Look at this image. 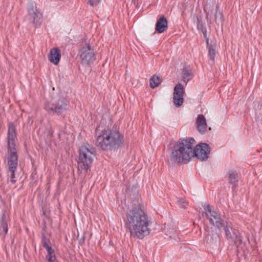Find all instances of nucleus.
<instances>
[{
  "label": "nucleus",
  "mask_w": 262,
  "mask_h": 262,
  "mask_svg": "<svg viewBox=\"0 0 262 262\" xmlns=\"http://www.w3.org/2000/svg\"><path fill=\"white\" fill-rule=\"evenodd\" d=\"M192 152L193 157L195 156L201 160H206L210 153V148L207 144L201 143L197 145L194 148H192Z\"/></svg>",
  "instance_id": "nucleus-11"
},
{
  "label": "nucleus",
  "mask_w": 262,
  "mask_h": 262,
  "mask_svg": "<svg viewBox=\"0 0 262 262\" xmlns=\"http://www.w3.org/2000/svg\"><path fill=\"white\" fill-rule=\"evenodd\" d=\"M61 57L60 50L57 48H54L50 50L48 55L49 60L53 64L57 65Z\"/></svg>",
  "instance_id": "nucleus-14"
},
{
  "label": "nucleus",
  "mask_w": 262,
  "mask_h": 262,
  "mask_svg": "<svg viewBox=\"0 0 262 262\" xmlns=\"http://www.w3.org/2000/svg\"><path fill=\"white\" fill-rule=\"evenodd\" d=\"M80 53V57L83 64L89 65L96 59L94 50L88 44L82 48Z\"/></svg>",
  "instance_id": "nucleus-10"
},
{
  "label": "nucleus",
  "mask_w": 262,
  "mask_h": 262,
  "mask_svg": "<svg viewBox=\"0 0 262 262\" xmlns=\"http://www.w3.org/2000/svg\"><path fill=\"white\" fill-rule=\"evenodd\" d=\"M41 243L42 246L44 248H45L46 250L52 248L51 246L50 245V240L46 237L45 234H42L41 235Z\"/></svg>",
  "instance_id": "nucleus-22"
},
{
  "label": "nucleus",
  "mask_w": 262,
  "mask_h": 262,
  "mask_svg": "<svg viewBox=\"0 0 262 262\" xmlns=\"http://www.w3.org/2000/svg\"><path fill=\"white\" fill-rule=\"evenodd\" d=\"M204 11L206 13V16H208L209 15H211L213 13L214 9V4L212 6H210L208 4H206L204 6Z\"/></svg>",
  "instance_id": "nucleus-23"
},
{
  "label": "nucleus",
  "mask_w": 262,
  "mask_h": 262,
  "mask_svg": "<svg viewBox=\"0 0 262 262\" xmlns=\"http://www.w3.org/2000/svg\"><path fill=\"white\" fill-rule=\"evenodd\" d=\"M203 208L205 214L210 224L219 229L225 223L222 219L220 213L216 212L212 206L204 204Z\"/></svg>",
  "instance_id": "nucleus-7"
},
{
  "label": "nucleus",
  "mask_w": 262,
  "mask_h": 262,
  "mask_svg": "<svg viewBox=\"0 0 262 262\" xmlns=\"http://www.w3.org/2000/svg\"><path fill=\"white\" fill-rule=\"evenodd\" d=\"M47 254L46 259L48 262H55L56 260V257L54 250L52 248L47 250Z\"/></svg>",
  "instance_id": "nucleus-18"
},
{
  "label": "nucleus",
  "mask_w": 262,
  "mask_h": 262,
  "mask_svg": "<svg viewBox=\"0 0 262 262\" xmlns=\"http://www.w3.org/2000/svg\"><path fill=\"white\" fill-rule=\"evenodd\" d=\"M195 141L192 138L180 139L171 147L169 159L173 163H185L192 157V147Z\"/></svg>",
  "instance_id": "nucleus-2"
},
{
  "label": "nucleus",
  "mask_w": 262,
  "mask_h": 262,
  "mask_svg": "<svg viewBox=\"0 0 262 262\" xmlns=\"http://www.w3.org/2000/svg\"><path fill=\"white\" fill-rule=\"evenodd\" d=\"M68 104L64 98H60L57 100H52L45 104V110L51 115H64L67 110Z\"/></svg>",
  "instance_id": "nucleus-6"
},
{
  "label": "nucleus",
  "mask_w": 262,
  "mask_h": 262,
  "mask_svg": "<svg viewBox=\"0 0 262 262\" xmlns=\"http://www.w3.org/2000/svg\"><path fill=\"white\" fill-rule=\"evenodd\" d=\"M125 228L132 237L143 239L151 231V224L146 212L140 205L129 209L124 217Z\"/></svg>",
  "instance_id": "nucleus-1"
},
{
  "label": "nucleus",
  "mask_w": 262,
  "mask_h": 262,
  "mask_svg": "<svg viewBox=\"0 0 262 262\" xmlns=\"http://www.w3.org/2000/svg\"><path fill=\"white\" fill-rule=\"evenodd\" d=\"M96 149L90 145H82L79 149L78 169L81 173H85L91 167L95 157Z\"/></svg>",
  "instance_id": "nucleus-5"
},
{
  "label": "nucleus",
  "mask_w": 262,
  "mask_h": 262,
  "mask_svg": "<svg viewBox=\"0 0 262 262\" xmlns=\"http://www.w3.org/2000/svg\"><path fill=\"white\" fill-rule=\"evenodd\" d=\"M196 123L198 131L202 134L204 133L207 127V123L206 119L203 115H198Z\"/></svg>",
  "instance_id": "nucleus-16"
},
{
  "label": "nucleus",
  "mask_w": 262,
  "mask_h": 262,
  "mask_svg": "<svg viewBox=\"0 0 262 262\" xmlns=\"http://www.w3.org/2000/svg\"><path fill=\"white\" fill-rule=\"evenodd\" d=\"M184 93V87L181 83L177 84L174 88L173 94V102L178 107L182 105L183 103V95Z\"/></svg>",
  "instance_id": "nucleus-13"
},
{
  "label": "nucleus",
  "mask_w": 262,
  "mask_h": 262,
  "mask_svg": "<svg viewBox=\"0 0 262 262\" xmlns=\"http://www.w3.org/2000/svg\"><path fill=\"white\" fill-rule=\"evenodd\" d=\"M168 28V22L165 17L161 16L157 20L155 31L159 33H162L165 31Z\"/></svg>",
  "instance_id": "nucleus-15"
},
{
  "label": "nucleus",
  "mask_w": 262,
  "mask_h": 262,
  "mask_svg": "<svg viewBox=\"0 0 262 262\" xmlns=\"http://www.w3.org/2000/svg\"><path fill=\"white\" fill-rule=\"evenodd\" d=\"M0 229L3 230L5 233H7L8 231V225L6 222L2 221L1 222Z\"/></svg>",
  "instance_id": "nucleus-25"
},
{
  "label": "nucleus",
  "mask_w": 262,
  "mask_h": 262,
  "mask_svg": "<svg viewBox=\"0 0 262 262\" xmlns=\"http://www.w3.org/2000/svg\"><path fill=\"white\" fill-rule=\"evenodd\" d=\"M191 78V73L190 71L186 67H184L183 80L185 82H187Z\"/></svg>",
  "instance_id": "nucleus-21"
},
{
  "label": "nucleus",
  "mask_w": 262,
  "mask_h": 262,
  "mask_svg": "<svg viewBox=\"0 0 262 262\" xmlns=\"http://www.w3.org/2000/svg\"><path fill=\"white\" fill-rule=\"evenodd\" d=\"M206 43L207 45L208 48V55L209 58L211 60H213L215 58L216 52H215V48L212 45H209V40L208 39L206 40Z\"/></svg>",
  "instance_id": "nucleus-20"
},
{
  "label": "nucleus",
  "mask_w": 262,
  "mask_h": 262,
  "mask_svg": "<svg viewBox=\"0 0 262 262\" xmlns=\"http://www.w3.org/2000/svg\"><path fill=\"white\" fill-rule=\"evenodd\" d=\"M28 19L35 27H38L42 23V13L35 4L30 3L28 6Z\"/></svg>",
  "instance_id": "nucleus-8"
},
{
  "label": "nucleus",
  "mask_w": 262,
  "mask_h": 262,
  "mask_svg": "<svg viewBox=\"0 0 262 262\" xmlns=\"http://www.w3.org/2000/svg\"><path fill=\"white\" fill-rule=\"evenodd\" d=\"M16 171V169H9V171L10 172V177L11 178V180H10V182L11 184H14L16 182L15 178V171Z\"/></svg>",
  "instance_id": "nucleus-24"
},
{
  "label": "nucleus",
  "mask_w": 262,
  "mask_h": 262,
  "mask_svg": "<svg viewBox=\"0 0 262 262\" xmlns=\"http://www.w3.org/2000/svg\"><path fill=\"white\" fill-rule=\"evenodd\" d=\"M100 2V0H89V3L91 6H94L97 5Z\"/></svg>",
  "instance_id": "nucleus-27"
},
{
  "label": "nucleus",
  "mask_w": 262,
  "mask_h": 262,
  "mask_svg": "<svg viewBox=\"0 0 262 262\" xmlns=\"http://www.w3.org/2000/svg\"><path fill=\"white\" fill-rule=\"evenodd\" d=\"M221 235L216 231H212L206 237L207 245L212 249H219L220 246Z\"/></svg>",
  "instance_id": "nucleus-12"
},
{
  "label": "nucleus",
  "mask_w": 262,
  "mask_h": 262,
  "mask_svg": "<svg viewBox=\"0 0 262 262\" xmlns=\"http://www.w3.org/2000/svg\"><path fill=\"white\" fill-rule=\"evenodd\" d=\"M228 181L229 183L234 184L235 186L238 182V175L235 171H229L228 172Z\"/></svg>",
  "instance_id": "nucleus-17"
},
{
  "label": "nucleus",
  "mask_w": 262,
  "mask_h": 262,
  "mask_svg": "<svg viewBox=\"0 0 262 262\" xmlns=\"http://www.w3.org/2000/svg\"><path fill=\"white\" fill-rule=\"evenodd\" d=\"M222 227H223L226 237L229 241L236 244L242 241L239 232L233 228L231 223L225 222Z\"/></svg>",
  "instance_id": "nucleus-9"
},
{
  "label": "nucleus",
  "mask_w": 262,
  "mask_h": 262,
  "mask_svg": "<svg viewBox=\"0 0 262 262\" xmlns=\"http://www.w3.org/2000/svg\"><path fill=\"white\" fill-rule=\"evenodd\" d=\"M162 82L161 77L159 76L153 75L149 80L150 85L152 88H155L159 85Z\"/></svg>",
  "instance_id": "nucleus-19"
},
{
  "label": "nucleus",
  "mask_w": 262,
  "mask_h": 262,
  "mask_svg": "<svg viewBox=\"0 0 262 262\" xmlns=\"http://www.w3.org/2000/svg\"><path fill=\"white\" fill-rule=\"evenodd\" d=\"M17 140L16 129L14 124L9 123L7 134L8 165L9 169H16L18 165V155L16 149Z\"/></svg>",
  "instance_id": "nucleus-4"
},
{
  "label": "nucleus",
  "mask_w": 262,
  "mask_h": 262,
  "mask_svg": "<svg viewBox=\"0 0 262 262\" xmlns=\"http://www.w3.org/2000/svg\"><path fill=\"white\" fill-rule=\"evenodd\" d=\"M97 144L103 150H115L121 147L124 143V137L116 129H104L96 139Z\"/></svg>",
  "instance_id": "nucleus-3"
},
{
  "label": "nucleus",
  "mask_w": 262,
  "mask_h": 262,
  "mask_svg": "<svg viewBox=\"0 0 262 262\" xmlns=\"http://www.w3.org/2000/svg\"><path fill=\"white\" fill-rule=\"evenodd\" d=\"M177 205L181 208H185L186 204L187 203L183 199H179L177 201Z\"/></svg>",
  "instance_id": "nucleus-26"
}]
</instances>
